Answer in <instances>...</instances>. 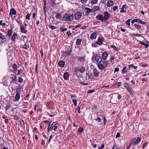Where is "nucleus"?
<instances>
[{
	"instance_id": "f3484780",
	"label": "nucleus",
	"mask_w": 149,
	"mask_h": 149,
	"mask_svg": "<svg viewBox=\"0 0 149 149\" xmlns=\"http://www.w3.org/2000/svg\"><path fill=\"white\" fill-rule=\"evenodd\" d=\"M69 76V74L67 72H65L63 75L64 79L65 80H67L68 79Z\"/></svg>"
},
{
	"instance_id": "bb28decb",
	"label": "nucleus",
	"mask_w": 149,
	"mask_h": 149,
	"mask_svg": "<svg viewBox=\"0 0 149 149\" xmlns=\"http://www.w3.org/2000/svg\"><path fill=\"white\" fill-rule=\"evenodd\" d=\"M85 56H83L81 57H79L78 58V60L79 61L82 62L84 61L85 60Z\"/></svg>"
},
{
	"instance_id": "5fc2aeb1",
	"label": "nucleus",
	"mask_w": 149,
	"mask_h": 149,
	"mask_svg": "<svg viewBox=\"0 0 149 149\" xmlns=\"http://www.w3.org/2000/svg\"><path fill=\"white\" fill-rule=\"evenodd\" d=\"M112 149H118L117 146L115 143L113 144Z\"/></svg>"
},
{
	"instance_id": "774afa93",
	"label": "nucleus",
	"mask_w": 149,
	"mask_h": 149,
	"mask_svg": "<svg viewBox=\"0 0 149 149\" xmlns=\"http://www.w3.org/2000/svg\"><path fill=\"white\" fill-rule=\"evenodd\" d=\"M97 145L96 143H94L93 144V147L94 148H96L97 147Z\"/></svg>"
},
{
	"instance_id": "13d9d810",
	"label": "nucleus",
	"mask_w": 149,
	"mask_h": 149,
	"mask_svg": "<svg viewBox=\"0 0 149 149\" xmlns=\"http://www.w3.org/2000/svg\"><path fill=\"white\" fill-rule=\"evenodd\" d=\"M14 118L15 120H19V117L17 115H15L14 116Z\"/></svg>"
},
{
	"instance_id": "de8ad7c7",
	"label": "nucleus",
	"mask_w": 149,
	"mask_h": 149,
	"mask_svg": "<svg viewBox=\"0 0 149 149\" xmlns=\"http://www.w3.org/2000/svg\"><path fill=\"white\" fill-rule=\"evenodd\" d=\"M139 23L141 24L144 25H146L147 24V23L146 22L142 21L141 20V19L140 20Z\"/></svg>"
},
{
	"instance_id": "1a4fd4ad",
	"label": "nucleus",
	"mask_w": 149,
	"mask_h": 149,
	"mask_svg": "<svg viewBox=\"0 0 149 149\" xmlns=\"http://www.w3.org/2000/svg\"><path fill=\"white\" fill-rule=\"evenodd\" d=\"M95 61L98 63L101 62L102 61V58L99 56L97 55L95 57Z\"/></svg>"
},
{
	"instance_id": "20e7f679",
	"label": "nucleus",
	"mask_w": 149,
	"mask_h": 149,
	"mask_svg": "<svg viewBox=\"0 0 149 149\" xmlns=\"http://www.w3.org/2000/svg\"><path fill=\"white\" fill-rule=\"evenodd\" d=\"M141 139L139 137H138L136 139L134 138L130 141L131 144H133L134 145L138 144L141 141Z\"/></svg>"
},
{
	"instance_id": "6ab92c4d",
	"label": "nucleus",
	"mask_w": 149,
	"mask_h": 149,
	"mask_svg": "<svg viewBox=\"0 0 149 149\" xmlns=\"http://www.w3.org/2000/svg\"><path fill=\"white\" fill-rule=\"evenodd\" d=\"M100 9L99 7L98 6H95L93 7L92 9V12H95Z\"/></svg>"
},
{
	"instance_id": "473e14b6",
	"label": "nucleus",
	"mask_w": 149,
	"mask_h": 149,
	"mask_svg": "<svg viewBox=\"0 0 149 149\" xmlns=\"http://www.w3.org/2000/svg\"><path fill=\"white\" fill-rule=\"evenodd\" d=\"M12 81H16L17 79V77L15 75H13L12 77Z\"/></svg>"
},
{
	"instance_id": "39448f33",
	"label": "nucleus",
	"mask_w": 149,
	"mask_h": 149,
	"mask_svg": "<svg viewBox=\"0 0 149 149\" xmlns=\"http://www.w3.org/2000/svg\"><path fill=\"white\" fill-rule=\"evenodd\" d=\"M104 21L109 19L110 18V14L107 11H105L104 13Z\"/></svg>"
},
{
	"instance_id": "dca6fc26",
	"label": "nucleus",
	"mask_w": 149,
	"mask_h": 149,
	"mask_svg": "<svg viewBox=\"0 0 149 149\" xmlns=\"http://www.w3.org/2000/svg\"><path fill=\"white\" fill-rule=\"evenodd\" d=\"M17 37V34L15 33L14 32L13 33V35L11 37V40L14 41L15 40V39Z\"/></svg>"
},
{
	"instance_id": "423d86ee",
	"label": "nucleus",
	"mask_w": 149,
	"mask_h": 149,
	"mask_svg": "<svg viewBox=\"0 0 149 149\" xmlns=\"http://www.w3.org/2000/svg\"><path fill=\"white\" fill-rule=\"evenodd\" d=\"M81 15L82 13H81L80 12H77L74 15L75 19L76 20H78L81 17Z\"/></svg>"
},
{
	"instance_id": "6e6d98bb",
	"label": "nucleus",
	"mask_w": 149,
	"mask_h": 149,
	"mask_svg": "<svg viewBox=\"0 0 149 149\" xmlns=\"http://www.w3.org/2000/svg\"><path fill=\"white\" fill-rule=\"evenodd\" d=\"M134 22H135L139 23L140 19L139 18H137L136 19H134Z\"/></svg>"
},
{
	"instance_id": "4c0bfd02",
	"label": "nucleus",
	"mask_w": 149,
	"mask_h": 149,
	"mask_svg": "<svg viewBox=\"0 0 149 149\" xmlns=\"http://www.w3.org/2000/svg\"><path fill=\"white\" fill-rule=\"evenodd\" d=\"M130 20H131L130 19H128L127 20L126 22V24L129 26H130Z\"/></svg>"
},
{
	"instance_id": "680f3d73",
	"label": "nucleus",
	"mask_w": 149,
	"mask_h": 149,
	"mask_svg": "<svg viewBox=\"0 0 149 149\" xmlns=\"http://www.w3.org/2000/svg\"><path fill=\"white\" fill-rule=\"evenodd\" d=\"M120 135L119 133L118 132L116 135V138H117L118 137H120Z\"/></svg>"
},
{
	"instance_id": "f03ea898",
	"label": "nucleus",
	"mask_w": 149,
	"mask_h": 149,
	"mask_svg": "<svg viewBox=\"0 0 149 149\" xmlns=\"http://www.w3.org/2000/svg\"><path fill=\"white\" fill-rule=\"evenodd\" d=\"M108 64L107 61H103L101 62H100L97 64V66L100 70H103L105 69L107 67Z\"/></svg>"
},
{
	"instance_id": "72a5a7b5",
	"label": "nucleus",
	"mask_w": 149,
	"mask_h": 149,
	"mask_svg": "<svg viewBox=\"0 0 149 149\" xmlns=\"http://www.w3.org/2000/svg\"><path fill=\"white\" fill-rule=\"evenodd\" d=\"M127 90L129 92V93L131 94L132 93V90L130 86L127 88Z\"/></svg>"
},
{
	"instance_id": "37998d69",
	"label": "nucleus",
	"mask_w": 149,
	"mask_h": 149,
	"mask_svg": "<svg viewBox=\"0 0 149 149\" xmlns=\"http://www.w3.org/2000/svg\"><path fill=\"white\" fill-rule=\"evenodd\" d=\"M49 28L51 29L52 30H53L54 29H56V27L54 26H51V25L48 26Z\"/></svg>"
},
{
	"instance_id": "6e6552de",
	"label": "nucleus",
	"mask_w": 149,
	"mask_h": 149,
	"mask_svg": "<svg viewBox=\"0 0 149 149\" xmlns=\"http://www.w3.org/2000/svg\"><path fill=\"white\" fill-rule=\"evenodd\" d=\"M104 39L103 38H99L97 40V41L96 42V43L98 45H101L103 44V42Z\"/></svg>"
},
{
	"instance_id": "c756f323",
	"label": "nucleus",
	"mask_w": 149,
	"mask_h": 149,
	"mask_svg": "<svg viewBox=\"0 0 149 149\" xmlns=\"http://www.w3.org/2000/svg\"><path fill=\"white\" fill-rule=\"evenodd\" d=\"M85 10H86L87 13H91L92 12V10L88 8H85Z\"/></svg>"
},
{
	"instance_id": "aec40b11",
	"label": "nucleus",
	"mask_w": 149,
	"mask_h": 149,
	"mask_svg": "<svg viewBox=\"0 0 149 149\" xmlns=\"http://www.w3.org/2000/svg\"><path fill=\"white\" fill-rule=\"evenodd\" d=\"M12 29L8 30L7 32V36L8 37L11 36L12 34Z\"/></svg>"
},
{
	"instance_id": "393cba45",
	"label": "nucleus",
	"mask_w": 149,
	"mask_h": 149,
	"mask_svg": "<svg viewBox=\"0 0 149 149\" xmlns=\"http://www.w3.org/2000/svg\"><path fill=\"white\" fill-rule=\"evenodd\" d=\"M134 26L138 29L140 30L142 28L141 25L136 24H135Z\"/></svg>"
},
{
	"instance_id": "69168bd1",
	"label": "nucleus",
	"mask_w": 149,
	"mask_h": 149,
	"mask_svg": "<svg viewBox=\"0 0 149 149\" xmlns=\"http://www.w3.org/2000/svg\"><path fill=\"white\" fill-rule=\"evenodd\" d=\"M22 70L21 69H19L18 70V74H19L22 72Z\"/></svg>"
},
{
	"instance_id": "e2e57ef3",
	"label": "nucleus",
	"mask_w": 149,
	"mask_h": 149,
	"mask_svg": "<svg viewBox=\"0 0 149 149\" xmlns=\"http://www.w3.org/2000/svg\"><path fill=\"white\" fill-rule=\"evenodd\" d=\"M119 70V68H116L115 69L114 71V73H115L116 72L118 71Z\"/></svg>"
},
{
	"instance_id": "58836bf2",
	"label": "nucleus",
	"mask_w": 149,
	"mask_h": 149,
	"mask_svg": "<svg viewBox=\"0 0 149 149\" xmlns=\"http://www.w3.org/2000/svg\"><path fill=\"white\" fill-rule=\"evenodd\" d=\"M126 72V68L125 67L122 70V74H124Z\"/></svg>"
},
{
	"instance_id": "09e8293b",
	"label": "nucleus",
	"mask_w": 149,
	"mask_h": 149,
	"mask_svg": "<svg viewBox=\"0 0 149 149\" xmlns=\"http://www.w3.org/2000/svg\"><path fill=\"white\" fill-rule=\"evenodd\" d=\"M83 131H84L83 129L82 128H81V127H79L78 129V132L80 133L83 132Z\"/></svg>"
},
{
	"instance_id": "9b49d317",
	"label": "nucleus",
	"mask_w": 149,
	"mask_h": 149,
	"mask_svg": "<svg viewBox=\"0 0 149 149\" xmlns=\"http://www.w3.org/2000/svg\"><path fill=\"white\" fill-rule=\"evenodd\" d=\"M96 18L98 20L104 21L103 16L102 15L99 14L96 16Z\"/></svg>"
},
{
	"instance_id": "8fccbe9b",
	"label": "nucleus",
	"mask_w": 149,
	"mask_h": 149,
	"mask_svg": "<svg viewBox=\"0 0 149 149\" xmlns=\"http://www.w3.org/2000/svg\"><path fill=\"white\" fill-rule=\"evenodd\" d=\"M18 81L19 82L22 83L23 82V79L21 77H19L18 78Z\"/></svg>"
},
{
	"instance_id": "a18cd8bd",
	"label": "nucleus",
	"mask_w": 149,
	"mask_h": 149,
	"mask_svg": "<svg viewBox=\"0 0 149 149\" xmlns=\"http://www.w3.org/2000/svg\"><path fill=\"white\" fill-rule=\"evenodd\" d=\"M74 135L73 134H72L71 135H69L68 137V138L69 139H73L74 138Z\"/></svg>"
},
{
	"instance_id": "412c9836",
	"label": "nucleus",
	"mask_w": 149,
	"mask_h": 149,
	"mask_svg": "<svg viewBox=\"0 0 149 149\" xmlns=\"http://www.w3.org/2000/svg\"><path fill=\"white\" fill-rule=\"evenodd\" d=\"M20 29L22 33H24L27 32L26 30L25 29L23 25H22L21 26Z\"/></svg>"
},
{
	"instance_id": "338daca9",
	"label": "nucleus",
	"mask_w": 149,
	"mask_h": 149,
	"mask_svg": "<svg viewBox=\"0 0 149 149\" xmlns=\"http://www.w3.org/2000/svg\"><path fill=\"white\" fill-rule=\"evenodd\" d=\"M20 124L22 125H24V122L23 120H22L20 122Z\"/></svg>"
},
{
	"instance_id": "c9c22d12",
	"label": "nucleus",
	"mask_w": 149,
	"mask_h": 149,
	"mask_svg": "<svg viewBox=\"0 0 149 149\" xmlns=\"http://www.w3.org/2000/svg\"><path fill=\"white\" fill-rule=\"evenodd\" d=\"M21 88H21V86H18L16 89L17 93V92H19V91H21Z\"/></svg>"
},
{
	"instance_id": "2f4dec72",
	"label": "nucleus",
	"mask_w": 149,
	"mask_h": 149,
	"mask_svg": "<svg viewBox=\"0 0 149 149\" xmlns=\"http://www.w3.org/2000/svg\"><path fill=\"white\" fill-rule=\"evenodd\" d=\"M72 52L71 50H68L66 51L65 52V54L68 55H70L71 54V53Z\"/></svg>"
},
{
	"instance_id": "603ef678",
	"label": "nucleus",
	"mask_w": 149,
	"mask_h": 149,
	"mask_svg": "<svg viewBox=\"0 0 149 149\" xmlns=\"http://www.w3.org/2000/svg\"><path fill=\"white\" fill-rule=\"evenodd\" d=\"M124 85V87L126 88L130 86L127 83H125Z\"/></svg>"
},
{
	"instance_id": "9d476101",
	"label": "nucleus",
	"mask_w": 149,
	"mask_h": 149,
	"mask_svg": "<svg viewBox=\"0 0 149 149\" xmlns=\"http://www.w3.org/2000/svg\"><path fill=\"white\" fill-rule=\"evenodd\" d=\"M97 34L95 32H93L91 35L90 37V38L92 40H93L96 39Z\"/></svg>"
},
{
	"instance_id": "a211bd4d",
	"label": "nucleus",
	"mask_w": 149,
	"mask_h": 149,
	"mask_svg": "<svg viewBox=\"0 0 149 149\" xmlns=\"http://www.w3.org/2000/svg\"><path fill=\"white\" fill-rule=\"evenodd\" d=\"M20 94L19 92H17L16 94L15 100L16 101H18L20 98Z\"/></svg>"
},
{
	"instance_id": "79ce46f5",
	"label": "nucleus",
	"mask_w": 149,
	"mask_h": 149,
	"mask_svg": "<svg viewBox=\"0 0 149 149\" xmlns=\"http://www.w3.org/2000/svg\"><path fill=\"white\" fill-rule=\"evenodd\" d=\"M31 13L29 14V13H28L26 16V18L29 20H30V17L31 16Z\"/></svg>"
},
{
	"instance_id": "7c9ffc66",
	"label": "nucleus",
	"mask_w": 149,
	"mask_h": 149,
	"mask_svg": "<svg viewBox=\"0 0 149 149\" xmlns=\"http://www.w3.org/2000/svg\"><path fill=\"white\" fill-rule=\"evenodd\" d=\"M44 10H43V12L45 13L46 10V4H47L46 1H45V0H44Z\"/></svg>"
},
{
	"instance_id": "cd10ccee",
	"label": "nucleus",
	"mask_w": 149,
	"mask_h": 149,
	"mask_svg": "<svg viewBox=\"0 0 149 149\" xmlns=\"http://www.w3.org/2000/svg\"><path fill=\"white\" fill-rule=\"evenodd\" d=\"M13 68L14 71H16L17 69V65L15 64H14L13 65Z\"/></svg>"
},
{
	"instance_id": "052dcab7",
	"label": "nucleus",
	"mask_w": 149,
	"mask_h": 149,
	"mask_svg": "<svg viewBox=\"0 0 149 149\" xmlns=\"http://www.w3.org/2000/svg\"><path fill=\"white\" fill-rule=\"evenodd\" d=\"M104 146V144H102L101 145V147H99L98 149H102L103 148Z\"/></svg>"
},
{
	"instance_id": "2eb2a0df",
	"label": "nucleus",
	"mask_w": 149,
	"mask_h": 149,
	"mask_svg": "<svg viewBox=\"0 0 149 149\" xmlns=\"http://www.w3.org/2000/svg\"><path fill=\"white\" fill-rule=\"evenodd\" d=\"M58 65L61 67H63L65 65V62L63 61H60L58 63Z\"/></svg>"
},
{
	"instance_id": "4d7b16f0",
	"label": "nucleus",
	"mask_w": 149,
	"mask_h": 149,
	"mask_svg": "<svg viewBox=\"0 0 149 149\" xmlns=\"http://www.w3.org/2000/svg\"><path fill=\"white\" fill-rule=\"evenodd\" d=\"M95 91V90L94 89H92V90H89L88 91V93H92Z\"/></svg>"
},
{
	"instance_id": "bf43d9fd",
	"label": "nucleus",
	"mask_w": 149,
	"mask_h": 149,
	"mask_svg": "<svg viewBox=\"0 0 149 149\" xmlns=\"http://www.w3.org/2000/svg\"><path fill=\"white\" fill-rule=\"evenodd\" d=\"M57 124H55V125L54 126L53 130L54 131H56L58 128V127L56 125Z\"/></svg>"
},
{
	"instance_id": "4be33fe9",
	"label": "nucleus",
	"mask_w": 149,
	"mask_h": 149,
	"mask_svg": "<svg viewBox=\"0 0 149 149\" xmlns=\"http://www.w3.org/2000/svg\"><path fill=\"white\" fill-rule=\"evenodd\" d=\"M55 17L57 19H62V17L61 14L60 13H56Z\"/></svg>"
},
{
	"instance_id": "864d4df0",
	"label": "nucleus",
	"mask_w": 149,
	"mask_h": 149,
	"mask_svg": "<svg viewBox=\"0 0 149 149\" xmlns=\"http://www.w3.org/2000/svg\"><path fill=\"white\" fill-rule=\"evenodd\" d=\"M60 29L62 32L64 31L67 30V29L66 28H64L62 27L60 28Z\"/></svg>"
},
{
	"instance_id": "c03bdc74",
	"label": "nucleus",
	"mask_w": 149,
	"mask_h": 149,
	"mask_svg": "<svg viewBox=\"0 0 149 149\" xmlns=\"http://www.w3.org/2000/svg\"><path fill=\"white\" fill-rule=\"evenodd\" d=\"M81 1L82 4L85 5L86 3L88 0H81Z\"/></svg>"
},
{
	"instance_id": "c85d7f7f",
	"label": "nucleus",
	"mask_w": 149,
	"mask_h": 149,
	"mask_svg": "<svg viewBox=\"0 0 149 149\" xmlns=\"http://www.w3.org/2000/svg\"><path fill=\"white\" fill-rule=\"evenodd\" d=\"M85 69L83 67H81L79 69V71L81 73H83L85 71Z\"/></svg>"
},
{
	"instance_id": "0e129e2a",
	"label": "nucleus",
	"mask_w": 149,
	"mask_h": 149,
	"mask_svg": "<svg viewBox=\"0 0 149 149\" xmlns=\"http://www.w3.org/2000/svg\"><path fill=\"white\" fill-rule=\"evenodd\" d=\"M146 143H144L142 146V148L144 149L145 147L147 145Z\"/></svg>"
},
{
	"instance_id": "5701e85b",
	"label": "nucleus",
	"mask_w": 149,
	"mask_h": 149,
	"mask_svg": "<svg viewBox=\"0 0 149 149\" xmlns=\"http://www.w3.org/2000/svg\"><path fill=\"white\" fill-rule=\"evenodd\" d=\"M56 124H57V122H54L49 127V129L50 130H53V129L54 128V125H55Z\"/></svg>"
},
{
	"instance_id": "b1692460",
	"label": "nucleus",
	"mask_w": 149,
	"mask_h": 149,
	"mask_svg": "<svg viewBox=\"0 0 149 149\" xmlns=\"http://www.w3.org/2000/svg\"><path fill=\"white\" fill-rule=\"evenodd\" d=\"M92 75L91 73L88 74L86 73V79L87 80H89L90 78H91Z\"/></svg>"
},
{
	"instance_id": "49530a36",
	"label": "nucleus",
	"mask_w": 149,
	"mask_h": 149,
	"mask_svg": "<svg viewBox=\"0 0 149 149\" xmlns=\"http://www.w3.org/2000/svg\"><path fill=\"white\" fill-rule=\"evenodd\" d=\"M72 101L73 102L74 106H76L77 105V100H76L73 99L72 100Z\"/></svg>"
},
{
	"instance_id": "4468645a",
	"label": "nucleus",
	"mask_w": 149,
	"mask_h": 149,
	"mask_svg": "<svg viewBox=\"0 0 149 149\" xmlns=\"http://www.w3.org/2000/svg\"><path fill=\"white\" fill-rule=\"evenodd\" d=\"M114 4V3L113 1L109 0L107 2V7H109L113 6Z\"/></svg>"
},
{
	"instance_id": "3c124183",
	"label": "nucleus",
	"mask_w": 149,
	"mask_h": 149,
	"mask_svg": "<svg viewBox=\"0 0 149 149\" xmlns=\"http://www.w3.org/2000/svg\"><path fill=\"white\" fill-rule=\"evenodd\" d=\"M118 8V7L117 6H115L113 7V10L114 11H116Z\"/></svg>"
},
{
	"instance_id": "a878e982",
	"label": "nucleus",
	"mask_w": 149,
	"mask_h": 149,
	"mask_svg": "<svg viewBox=\"0 0 149 149\" xmlns=\"http://www.w3.org/2000/svg\"><path fill=\"white\" fill-rule=\"evenodd\" d=\"M82 40L81 39H77L76 44L77 45H80L81 42Z\"/></svg>"
},
{
	"instance_id": "f257e3e1",
	"label": "nucleus",
	"mask_w": 149,
	"mask_h": 149,
	"mask_svg": "<svg viewBox=\"0 0 149 149\" xmlns=\"http://www.w3.org/2000/svg\"><path fill=\"white\" fill-rule=\"evenodd\" d=\"M74 19V15H68L67 13H65L62 18V21L64 22L67 21L70 22Z\"/></svg>"
},
{
	"instance_id": "7ed1b4c3",
	"label": "nucleus",
	"mask_w": 149,
	"mask_h": 149,
	"mask_svg": "<svg viewBox=\"0 0 149 149\" xmlns=\"http://www.w3.org/2000/svg\"><path fill=\"white\" fill-rule=\"evenodd\" d=\"M20 42L21 47L26 49L29 48V46L28 42H27V41L25 42L24 40H22Z\"/></svg>"
},
{
	"instance_id": "f8f14e48",
	"label": "nucleus",
	"mask_w": 149,
	"mask_h": 149,
	"mask_svg": "<svg viewBox=\"0 0 149 149\" xmlns=\"http://www.w3.org/2000/svg\"><path fill=\"white\" fill-rule=\"evenodd\" d=\"M93 75L95 77H97L99 76V72L96 68H94L93 70Z\"/></svg>"
},
{
	"instance_id": "e433bc0d",
	"label": "nucleus",
	"mask_w": 149,
	"mask_h": 149,
	"mask_svg": "<svg viewBox=\"0 0 149 149\" xmlns=\"http://www.w3.org/2000/svg\"><path fill=\"white\" fill-rule=\"evenodd\" d=\"M94 120L97 121L98 123L100 122L101 121V118L99 117H98L97 118L95 119Z\"/></svg>"
},
{
	"instance_id": "ea45409f",
	"label": "nucleus",
	"mask_w": 149,
	"mask_h": 149,
	"mask_svg": "<svg viewBox=\"0 0 149 149\" xmlns=\"http://www.w3.org/2000/svg\"><path fill=\"white\" fill-rule=\"evenodd\" d=\"M97 44L96 43V42L94 43H93L92 45V47L94 48H96L97 47Z\"/></svg>"
},
{
	"instance_id": "a19ab883",
	"label": "nucleus",
	"mask_w": 149,
	"mask_h": 149,
	"mask_svg": "<svg viewBox=\"0 0 149 149\" xmlns=\"http://www.w3.org/2000/svg\"><path fill=\"white\" fill-rule=\"evenodd\" d=\"M111 47L113 48L114 50H115L116 51H117L118 48L115 45H111Z\"/></svg>"
},
{
	"instance_id": "0eeeda50",
	"label": "nucleus",
	"mask_w": 149,
	"mask_h": 149,
	"mask_svg": "<svg viewBox=\"0 0 149 149\" xmlns=\"http://www.w3.org/2000/svg\"><path fill=\"white\" fill-rule=\"evenodd\" d=\"M108 55L109 54L107 52H104L102 54V59L104 60V61H105L108 57Z\"/></svg>"
},
{
	"instance_id": "ddd939ff",
	"label": "nucleus",
	"mask_w": 149,
	"mask_h": 149,
	"mask_svg": "<svg viewBox=\"0 0 149 149\" xmlns=\"http://www.w3.org/2000/svg\"><path fill=\"white\" fill-rule=\"evenodd\" d=\"M16 12L14 8H13L10 9V11L9 13L10 15L11 16L13 15H16Z\"/></svg>"
},
{
	"instance_id": "f704fd0d",
	"label": "nucleus",
	"mask_w": 149,
	"mask_h": 149,
	"mask_svg": "<svg viewBox=\"0 0 149 149\" xmlns=\"http://www.w3.org/2000/svg\"><path fill=\"white\" fill-rule=\"evenodd\" d=\"M98 0H92L91 3L92 4H95L97 3Z\"/></svg>"
}]
</instances>
